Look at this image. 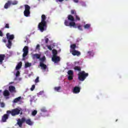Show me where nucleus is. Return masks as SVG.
Here are the masks:
<instances>
[{"label": "nucleus", "mask_w": 128, "mask_h": 128, "mask_svg": "<svg viewBox=\"0 0 128 128\" xmlns=\"http://www.w3.org/2000/svg\"><path fill=\"white\" fill-rule=\"evenodd\" d=\"M41 112H48V110H46V107H43L40 109Z\"/></svg>", "instance_id": "nucleus-31"}, {"label": "nucleus", "mask_w": 128, "mask_h": 128, "mask_svg": "<svg viewBox=\"0 0 128 128\" xmlns=\"http://www.w3.org/2000/svg\"><path fill=\"white\" fill-rule=\"evenodd\" d=\"M61 88H62V87H60V86H59L58 87H55L54 88V90L56 92H60V90Z\"/></svg>", "instance_id": "nucleus-27"}, {"label": "nucleus", "mask_w": 128, "mask_h": 128, "mask_svg": "<svg viewBox=\"0 0 128 128\" xmlns=\"http://www.w3.org/2000/svg\"><path fill=\"white\" fill-rule=\"evenodd\" d=\"M6 98H10L9 97H6Z\"/></svg>", "instance_id": "nucleus-50"}, {"label": "nucleus", "mask_w": 128, "mask_h": 128, "mask_svg": "<svg viewBox=\"0 0 128 128\" xmlns=\"http://www.w3.org/2000/svg\"><path fill=\"white\" fill-rule=\"evenodd\" d=\"M40 44H37L36 46V50H38L40 48Z\"/></svg>", "instance_id": "nucleus-46"}, {"label": "nucleus", "mask_w": 128, "mask_h": 128, "mask_svg": "<svg viewBox=\"0 0 128 128\" xmlns=\"http://www.w3.org/2000/svg\"><path fill=\"white\" fill-rule=\"evenodd\" d=\"M80 92V88L78 86L74 87L72 92L73 94H79Z\"/></svg>", "instance_id": "nucleus-10"}, {"label": "nucleus", "mask_w": 128, "mask_h": 128, "mask_svg": "<svg viewBox=\"0 0 128 128\" xmlns=\"http://www.w3.org/2000/svg\"><path fill=\"white\" fill-rule=\"evenodd\" d=\"M76 16V20H80V16H78V14H76L75 16Z\"/></svg>", "instance_id": "nucleus-37"}, {"label": "nucleus", "mask_w": 128, "mask_h": 128, "mask_svg": "<svg viewBox=\"0 0 128 128\" xmlns=\"http://www.w3.org/2000/svg\"><path fill=\"white\" fill-rule=\"evenodd\" d=\"M64 24L65 26H70V22H68V20H65Z\"/></svg>", "instance_id": "nucleus-33"}, {"label": "nucleus", "mask_w": 128, "mask_h": 128, "mask_svg": "<svg viewBox=\"0 0 128 128\" xmlns=\"http://www.w3.org/2000/svg\"><path fill=\"white\" fill-rule=\"evenodd\" d=\"M73 2H74L78 3V0H73Z\"/></svg>", "instance_id": "nucleus-48"}, {"label": "nucleus", "mask_w": 128, "mask_h": 128, "mask_svg": "<svg viewBox=\"0 0 128 128\" xmlns=\"http://www.w3.org/2000/svg\"><path fill=\"white\" fill-rule=\"evenodd\" d=\"M40 80V78L38 76L36 79L35 80V82L36 84H38V82H40L39 80Z\"/></svg>", "instance_id": "nucleus-41"}, {"label": "nucleus", "mask_w": 128, "mask_h": 128, "mask_svg": "<svg viewBox=\"0 0 128 128\" xmlns=\"http://www.w3.org/2000/svg\"><path fill=\"white\" fill-rule=\"evenodd\" d=\"M4 58H6V55L0 54V64H2V62L4 60Z\"/></svg>", "instance_id": "nucleus-13"}, {"label": "nucleus", "mask_w": 128, "mask_h": 128, "mask_svg": "<svg viewBox=\"0 0 128 128\" xmlns=\"http://www.w3.org/2000/svg\"><path fill=\"white\" fill-rule=\"evenodd\" d=\"M34 58H36L37 60H40V54H34Z\"/></svg>", "instance_id": "nucleus-23"}, {"label": "nucleus", "mask_w": 128, "mask_h": 128, "mask_svg": "<svg viewBox=\"0 0 128 128\" xmlns=\"http://www.w3.org/2000/svg\"><path fill=\"white\" fill-rule=\"evenodd\" d=\"M3 34H2V30H0V36H2Z\"/></svg>", "instance_id": "nucleus-47"}, {"label": "nucleus", "mask_w": 128, "mask_h": 128, "mask_svg": "<svg viewBox=\"0 0 128 128\" xmlns=\"http://www.w3.org/2000/svg\"><path fill=\"white\" fill-rule=\"evenodd\" d=\"M68 76V80H74V70H69L67 72Z\"/></svg>", "instance_id": "nucleus-8"}, {"label": "nucleus", "mask_w": 128, "mask_h": 128, "mask_svg": "<svg viewBox=\"0 0 128 128\" xmlns=\"http://www.w3.org/2000/svg\"><path fill=\"white\" fill-rule=\"evenodd\" d=\"M0 92H2V90H0Z\"/></svg>", "instance_id": "nucleus-52"}, {"label": "nucleus", "mask_w": 128, "mask_h": 128, "mask_svg": "<svg viewBox=\"0 0 128 128\" xmlns=\"http://www.w3.org/2000/svg\"><path fill=\"white\" fill-rule=\"evenodd\" d=\"M36 114H38V111H36V110H34L32 112V116H34L36 115Z\"/></svg>", "instance_id": "nucleus-32"}, {"label": "nucleus", "mask_w": 128, "mask_h": 128, "mask_svg": "<svg viewBox=\"0 0 128 128\" xmlns=\"http://www.w3.org/2000/svg\"><path fill=\"white\" fill-rule=\"evenodd\" d=\"M4 106H5L4 103V102H1L0 103L1 108H4Z\"/></svg>", "instance_id": "nucleus-44"}, {"label": "nucleus", "mask_w": 128, "mask_h": 128, "mask_svg": "<svg viewBox=\"0 0 128 128\" xmlns=\"http://www.w3.org/2000/svg\"><path fill=\"white\" fill-rule=\"evenodd\" d=\"M10 114H4L2 118V122H6V120H8V116Z\"/></svg>", "instance_id": "nucleus-11"}, {"label": "nucleus", "mask_w": 128, "mask_h": 128, "mask_svg": "<svg viewBox=\"0 0 128 128\" xmlns=\"http://www.w3.org/2000/svg\"><path fill=\"white\" fill-rule=\"evenodd\" d=\"M40 60V62H42V64H44V62H46V56H44L42 58H40V59H39Z\"/></svg>", "instance_id": "nucleus-26"}, {"label": "nucleus", "mask_w": 128, "mask_h": 128, "mask_svg": "<svg viewBox=\"0 0 128 128\" xmlns=\"http://www.w3.org/2000/svg\"><path fill=\"white\" fill-rule=\"evenodd\" d=\"M52 61L54 62V64H56L59 62H60V58L58 56H54L52 57Z\"/></svg>", "instance_id": "nucleus-9"}, {"label": "nucleus", "mask_w": 128, "mask_h": 128, "mask_svg": "<svg viewBox=\"0 0 128 128\" xmlns=\"http://www.w3.org/2000/svg\"><path fill=\"white\" fill-rule=\"evenodd\" d=\"M10 92H16V88L14 86H9Z\"/></svg>", "instance_id": "nucleus-15"}, {"label": "nucleus", "mask_w": 128, "mask_h": 128, "mask_svg": "<svg viewBox=\"0 0 128 128\" xmlns=\"http://www.w3.org/2000/svg\"><path fill=\"white\" fill-rule=\"evenodd\" d=\"M3 94L4 96H10V92H8V90H4V92H3Z\"/></svg>", "instance_id": "nucleus-19"}, {"label": "nucleus", "mask_w": 128, "mask_h": 128, "mask_svg": "<svg viewBox=\"0 0 128 128\" xmlns=\"http://www.w3.org/2000/svg\"><path fill=\"white\" fill-rule=\"evenodd\" d=\"M52 56H58V51L56 50H52Z\"/></svg>", "instance_id": "nucleus-25"}, {"label": "nucleus", "mask_w": 128, "mask_h": 128, "mask_svg": "<svg viewBox=\"0 0 128 128\" xmlns=\"http://www.w3.org/2000/svg\"><path fill=\"white\" fill-rule=\"evenodd\" d=\"M12 4V1L8 0L6 3L4 8H8V6H10Z\"/></svg>", "instance_id": "nucleus-16"}, {"label": "nucleus", "mask_w": 128, "mask_h": 128, "mask_svg": "<svg viewBox=\"0 0 128 128\" xmlns=\"http://www.w3.org/2000/svg\"><path fill=\"white\" fill-rule=\"evenodd\" d=\"M40 66L42 70H46V64L42 63V62H40Z\"/></svg>", "instance_id": "nucleus-14"}, {"label": "nucleus", "mask_w": 128, "mask_h": 128, "mask_svg": "<svg viewBox=\"0 0 128 128\" xmlns=\"http://www.w3.org/2000/svg\"><path fill=\"white\" fill-rule=\"evenodd\" d=\"M24 122H26V124H28V126H32V122L30 119L26 120V118H22L21 119L18 118L17 120V124L19 128H22V124Z\"/></svg>", "instance_id": "nucleus-1"}, {"label": "nucleus", "mask_w": 128, "mask_h": 128, "mask_svg": "<svg viewBox=\"0 0 128 128\" xmlns=\"http://www.w3.org/2000/svg\"><path fill=\"white\" fill-rule=\"evenodd\" d=\"M47 48L50 50H52V48L51 46H47Z\"/></svg>", "instance_id": "nucleus-45"}, {"label": "nucleus", "mask_w": 128, "mask_h": 128, "mask_svg": "<svg viewBox=\"0 0 128 128\" xmlns=\"http://www.w3.org/2000/svg\"><path fill=\"white\" fill-rule=\"evenodd\" d=\"M78 29L80 30H82V26L80 25L78 26Z\"/></svg>", "instance_id": "nucleus-43"}, {"label": "nucleus", "mask_w": 128, "mask_h": 128, "mask_svg": "<svg viewBox=\"0 0 128 128\" xmlns=\"http://www.w3.org/2000/svg\"><path fill=\"white\" fill-rule=\"evenodd\" d=\"M74 70H78V72H80V70H82V68H80V66H75L74 67Z\"/></svg>", "instance_id": "nucleus-24"}, {"label": "nucleus", "mask_w": 128, "mask_h": 128, "mask_svg": "<svg viewBox=\"0 0 128 128\" xmlns=\"http://www.w3.org/2000/svg\"><path fill=\"white\" fill-rule=\"evenodd\" d=\"M11 4H12L13 6H16V4H18V1L14 0L13 2L11 1Z\"/></svg>", "instance_id": "nucleus-34"}, {"label": "nucleus", "mask_w": 128, "mask_h": 128, "mask_svg": "<svg viewBox=\"0 0 128 128\" xmlns=\"http://www.w3.org/2000/svg\"><path fill=\"white\" fill-rule=\"evenodd\" d=\"M4 42H6V40H4Z\"/></svg>", "instance_id": "nucleus-51"}, {"label": "nucleus", "mask_w": 128, "mask_h": 128, "mask_svg": "<svg viewBox=\"0 0 128 128\" xmlns=\"http://www.w3.org/2000/svg\"><path fill=\"white\" fill-rule=\"evenodd\" d=\"M5 28H10V24H6L5 25Z\"/></svg>", "instance_id": "nucleus-42"}, {"label": "nucleus", "mask_w": 128, "mask_h": 128, "mask_svg": "<svg viewBox=\"0 0 128 128\" xmlns=\"http://www.w3.org/2000/svg\"><path fill=\"white\" fill-rule=\"evenodd\" d=\"M47 24L43 22H40L39 23L38 25V28L41 32H44V30H46L47 28Z\"/></svg>", "instance_id": "nucleus-5"}, {"label": "nucleus", "mask_w": 128, "mask_h": 128, "mask_svg": "<svg viewBox=\"0 0 128 128\" xmlns=\"http://www.w3.org/2000/svg\"><path fill=\"white\" fill-rule=\"evenodd\" d=\"M48 36H46L44 37V40H45V42L46 44H48V40H48V38H47Z\"/></svg>", "instance_id": "nucleus-36"}, {"label": "nucleus", "mask_w": 128, "mask_h": 128, "mask_svg": "<svg viewBox=\"0 0 128 128\" xmlns=\"http://www.w3.org/2000/svg\"><path fill=\"white\" fill-rule=\"evenodd\" d=\"M25 10H24V16L26 18L30 16V6L28 4L24 5Z\"/></svg>", "instance_id": "nucleus-6"}, {"label": "nucleus", "mask_w": 128, "mask_h": 128, "mask_svg": "<svg viewBox=\"0 0 128 128\" xmlns=\"http://www.w3.org/2000/svg\"><path fill=\"white\" fill-rule=\"evenodd\" d=\"M41 18H42L41 22L46 23V15L42 14V16Z\"/></svg>", "instance_id": "nucleus-18"}, {"label": "nucleus", "mask_w": 128, "mask_h": 128, "mask_svg": "<svg viewBox=\"0 0 128 128\" xmlns=\"http://www.w3.org/2000/svg\"><path fill=\"white\" fill-rule=\"evenodd\" d=\"M90 28V24H86L84 26V28L86 30Z\"/></svg>", "instance_id": "nucleus-30"}, {"label": "nucleus", "mask_w": 128, "mask_h": 128, "mask_svg": "<svg viewBox=\"0 0 128 128\" xmlns=\"http://www.w3.org/2000/svg\"><path fill=\"white\" fill-rule=\"evenodd\" d=\"M68 20H70V22L74 21V18L73 16L70 14L68 16Z\"/></svg>", "instance_id": "nucleus-20"}, {"label": "nucleus", "mask_w": 128, "mask_h": 128, "mask_svg": "<svg viewBox=\"0 0 128 128\" xmlns=\"http://www.w3.org/2000/svg\"><path fill=\"white\" fill-rule=\"evenodd\" d=\"M12 40H8V43L6 44V46L8 48H12Z\"/></svg>", "instance_id": "nucleus-21"}, {"label": "nucleus", "mask_w": 128, "mask_h": 128, "mask_svg": "<svg viewBox=\"0 0 128 128\" xmlns=\"http://www.w3.org/2000/svg\"><path fill=\"white\" fill-rule=\"evenodd\" d=\"M22 62H20L16 66V70H20V68H22Z\"/></svg>", "instance_id": "nucleus-17"}, {"label": "nucleus", "mask_w": 128, "mask_h": 128, "mask_svg": "<svg viewBox=\"0 0 128 128\" xmlns=\"http://www.w3.org/2000/svg\"><path fill=\"white\" fill-rule=\"evenodd\" d=\"M20 100H22V97L21 96H19L15 99H14L13 102H14V104L18 102H20Z\"/></svg>", "instance_id": "nucleus-22"}, {"label": "nucleus", "mask_w": 128, "mask_h": 128, "mask_svg": "<svg viewBox=\"0 0 128 128\" xmlns=\"http://www.w3.org/2000/svg\"><path fill=\"white\" fill-rule=\"evenodd\" d=\"M75 64H76V62H75Z\"/></svg>", "instance_id": "nucleus-54"}, {"label": "nucleus", "mask_w": 128, "mask_h": 128, "mask_svg": "<svg viewBox=\"0 0 128 128\" xmlns=\"http://www.w3.org/2000/svg\"><path fill=\"white\" fill-rule=\"evenodd\" d=\"M88 56H92V54H94V52L92 50V51H88Z\"/></svg>", "instance_id": "nucleus-38"}, {"label": "nucleus", "mask_w": 128, "mask_h": 128, "mask_svg": "<svg viewBox=\"0 0 128 128\" xmlns=\"http://www.w3.org/2000/svg\"><path fill=\"white\" fill-rule=\"evenodd\" d=\"M32 66V63L27 62L25 64L24 68H30V66Z\"/></svg>", "instance_id": "nucleus-29"}, {"label": "nucleus", "mask_w": 128, "mask_h": 128, "mask_svg": "<svg viewBox=\"0 0 128 128\" xmlns=\"http://www.w3.org/2000/svg\"><path fill=\"white\" fill-rule=\"evenodd\" d=\"M70 26H74V28H76V22H74V21H72V22H70Z\"/></svg>", "instance_id": "nucleus-28"}, {"label": "nucleus", "mask_w": 128, "mask_h": 128, "mask_svg": "<svg viewBox=\"0 0 128 128\" xmlns=\"http://www.w3.org/2000/svg\"><path fill=\"white\" fill-rule=\"evenodd\" d=\"M34 88H36V86L34 84L32 85L30 88V90L32 92L34 90Z\"/></svg>", "instance_id": "nucleus-39"}, {"label": "nucleus", "mask_w": 128, "mask_h": 128, "mask_svg": "<svg viewBox=\"0 0 128 128\" xmlns=\"http://www.w3.org/2000/svg\"><path fill=\"white\" fill-rule=\"evenodd\" d=\"M71 14H74V16H76V11L74 10H71Z\"/></svg>", "instance_id": "nucleus-35"}, {"label": "nucleus", "mask_w": 128, "mask_h": 128, "mask_svg": "<svg viewBox=\"0 0 128 128\" xmlns=\"http://www.w3.org/2000/svg\"><path fill=\"white\" fill-rule=\"evenodd\" d=\"M23 54L22 60H26V57L28 54V47L25 46L23 48Z\"/></svg>", "instance_id": "nucleus-7"}, {"label": "nucleus", "mask_w": 128, "mask_h": 128, "mask_svg": "<svg viewBox=\"0 0 128 128\" xmlns=\"http://www.w3.org/2000/svg\"><path fill=\"white\" fill-rule=\"evenodd\" d=\"M20 74V71L18 70L16 74V76L18 78V76H19Z\"/></svg>", "instance_id": "nucleus-40"}, {"label": "nucleus", "mask_w": 128, "mask_h": 128, "mask_svg": "<svg viewBox=\"0 0 128 128\" xmlns=\"http://www.w3.org/2000/svg\"><path fill=\"white\" fill-rule=\"evenodd\" d=\"M6 114H11L12 116H18V114H20V115L22 114V112H20V110L16 108L12 109L11 110H7Z\"/></svg>", "instance_id": "nucleus-2"}, {"label": "nucleus", "mask_w": 128, "mask_h": 128, "mask_svg": "<svg viewBox=\"0 0 128 128\" xmlns=\"http://www.w3.org/2000/svg\"><path fill=\"white\" fill-rule=\"evenodd\" d=\"M64 0H58V1L60 2H64Z\"/></svg>", "instance_id": "nucleus-49"}, {"label": "nucleus", "mask_w": 128, "mask_h": 128, "mask_svg": "<svg viewBox=\"0 0 128 128\" xmlns=\"http://www.w3.org/2000/svg\"><path fill=\"white\" fill-rule=\"evenodd\" d=\"M116 122H118V120H116Z\"/></svg>", "instance_id": "nucleus-53"}, {"label": "nucleus", "mask_w": 128, "mask_h": 128, "mask_svg": "<svg viewBox=\"0 0 128 128\" xmlns=\"http://www.w3.org/2000/svg\"><path fill=\"white\" fill-rule=\"evenodd\" d=\"M72 50L70 51V52L72 54V56H80V52L76 50V44H72L70 46Z\"/></svg>", "instance_id": "nucleus-3"}, {"label": "nucleus", "mask_w": 128, "mask_h": 128, "mask_svg": "<svg viewBox=\"0 0 128 128\" xmlns=\"http://www.w3.org/2000/svg\"><path fill=\"white\" fill-rule=\"evenodd\" d=\"M6 38L8 39V40H12L14 38V34H10V33H7L6 34Z\"/></svg>", "instance_id": "nucleus-12"}, {"label": "nucleus", "mask_w": 128, "mask_h": 128, "mask_svg": "<svg viewBox=\"0 0 128 128\" xmlns=\"http://www.w3.org/2000/svg\"><path fill=\"white\" fill-rule=\"evenodd\" d=\"M88 76V73H86L84 71H82L78 74V78L80 82H84Z\"/></svg>", "instance_id": "nucleus-4"}]
</instances>
